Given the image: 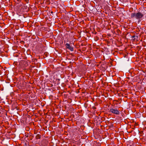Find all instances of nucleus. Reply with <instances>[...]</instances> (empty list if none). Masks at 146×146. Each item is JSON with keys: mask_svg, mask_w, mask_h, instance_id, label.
<instances>
[{"mask_svg": "<svg viewBox=\"0 0 146 146\" xmlns=\"http://www.w3.org/2000/svg\"><path fill=\"white\" fill-rule=\"evenodd\" d=\"M143 16V15L140 12H138L137 13H132L131 14V18H135L137 19H138L139 21L141 20L140 19Z\"/></svg>", "mask_w": 146, "mask_h": 146, "instance_id": "nucleus-1", "label": "nucleus"}, {"mask_svg": "<svg viewBox=\"0 0 146 146\" xmlns=\"http://www.w3.org/2000/svg\"><path fill=\"white\" fill-rule=\"evenodd\" d=\"M110 111L112 113L116 115H118L119 113V112L117 109H114L111 108L110 109Z\"/></svg>", "mask_w": 146, "mask_h": 146, "instance_id": "nucleus-2", "label": "nucleus"}, {"mask_svg": "<svg viewBox=\"0 0 146 146\" xmlns=\"http://www.w3.org/2000/svg\"><path fill=\"white\" fill-rule=\"evenodd\" d=\"M65 46L66 48L71 51L73 50V48L68 43H66Z\"/></svg>", "mask_w": 146, "mask_h": 146, "instance_id": "nucleus-3", "label": "nucleus"}, {"mask_svg": "<svg viewBox=\"0 0 146 146\" xmlns=\"http://www.w3.org/2000/svg\"><path fill=\"white\" fill-rule=\"evenodd\" d=\"M40 135L38 134L36 136V139H40Z\"/></svg>", "mask_w": 146, "mask_h": 146, "instance_id": "nucleus-4", "label": "nucleus"}, {"mask_svg": "<svg viewBox=\"0 0 146 146\" xmlns=\"http://www.w3.org/2000/svg\"><path fill=\"white\" fill-rule=\"evenodd\" d=\"M31 133H28L25 136H26V137H30V136H31Z\"/></svg>", "mask_w": 146, "mask_h": 146, "instance_id": "nucleus-5", "label": "nucleus"}, {"mask_svg": "<svg viewBox=\"0 0 146 146\" xmlns=\"http://www.w3.org/2000/svg\"><path fill=\"white\" fill-rule=\"evenodd\" d=\"M132 38H135V37H136V38H138V36H132Z\"/></svg>", "mask_w": 146, "mask_h": 146, "instance_id": "nucleus-6", "label": "nucleus"}, {"mask_svg": "<svg viewBox=\"0 0 146 146\" xmlns=\"http://www.w3.org/2000/svg\"><path fill=\"white\" fill-rule=\"evenodd\" d=\"M30 137L31 138V139L32 138L33 136L31 135V136Z\"/></svg>", "mask_w": 146, "mask_h": 146, "instance_id": "nucleus-7", "label": "nucleus"}, {"mask_svg": "<svg viewBox=\"0 0 146 146\" xmlns=\"http://www.w3.org/2000/svg\"><path fill=\"white\" fill-rule=\"evenodd\" d=\"M137 38H136V37H135L134 38V40L135 39H137Z\"/></svg>", "mask_w": 146, "mask_h": 146, "instance_id": "nucleus-8", "label": "nucleus"}]
</instances>
